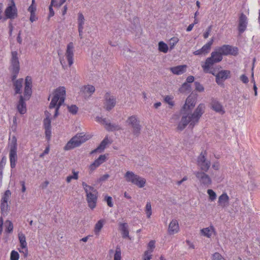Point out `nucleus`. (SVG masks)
Returning a JSON list of instances; mask_svg holds the SVG:
<instances>
[{"label":"nucleus","mask_w":260,"mask_h":260,"mask_svg":"<svg viewBox=\"0 0 260 260\" xmlns=\"http://www.w3.org/2000/svg\"><path fill=\"white\" fill-rule=\"evenodd\" d=\"M179 39L177 37L172 38L169 41V45L171 49L174 48V46L178 42Z\"/></svg>","instance_id":"43"},{"label":"nucleus","mask_w":260,"mask_h":260,"mask_svg":"<svg viewBox=\"0 0 260 260\" xmlns=\"http://www.w3.org/2000/svg\"><path fill=\"white\" fill-rule=\"evenodd\" d=\"M207 155L206 151H202L197 158V162L200 171L207 172L211 166V162L207 159Z\"/></svg>","instance_id":"9"},{"label":"nucleus","mask_w":260,"mask_h":260,"mask_svg":"<svg viewBox=\"0 0 260 260\" xmlns=\"http://www.w3.org/2000/svg\"><path fill=\"white\" fill-rule=\"evenodd\" d=\"M78 17V27H84L83 25L85 22V18L83 15L81 13H79Z\"/></svg>","instance_id":"34"},{"label":"nucleus","mask_w":260,"mask_h":260,"mask_svg":"<svg viewBox=\"0 0 260 260\" xmlns=\"http://www.w3.org/2000/svg\"><path fill=\"white\" fill-rule=\"evenodd\" d=\"M247 25V17L243 13H241L238 20V30L239 34H242L246 30Z\"/></svg>","instance_id":"13"},{"label":"nucleus","mask_w":260,"mask_h":260,"mask_svg":"<svg viewBox=\"0 0 260 260\" xmlns=\"http://www.w3.org/2000/svg\"><path fill=\"white\" fill-rule=\"evenodd\" d=\"M148 249L149 250H152L155 248V241L151 240L148 244Z\"/></svg>","instance_id":"54"},{"label":"nucleus","mask_w":260,"mask_h":260,"mask_svg":"<svg viewBox=\"0 0 260 260\" xmlns=\"http://www.w3.org/2000/svg\"><path fill=\"white\" fill-rule=\"evenodd\" d=\"M9 206L8 203H1V212L3 214H7L8 211Z\"/></svg>","instance_id":"37"},{"label":"nucleus","mask_w":260,"mask_h":260,"mask_svg":"<svg viewBox=\"0 0 260 260\" xmlns=\"http://www.w3.org/2000/svg\"><path fill=\"white\" fill-rule=\"evenodd\" d=\"M28 11L30 12V13H35L36 11V7L35 5H31L28 9Z\"/></svg>","instance_id":"59"},{"label":"nucleus","mask_w":260,"mask_h":260,"mask_svg":"<svg viewBox=\"0 0 260 260\" xmlns=\"http://www.w3.org/2000/svg\"><path fill=\"white\" fill-rule=\"evenodd\" d=\"M12 58L11 60V67L10 68L11 72L13 79L17 78L20 70V65L18 58L17 57V52L16 51H12L11 53Z\"/></svg>","instance_id":"10"},{"label":"nucleus","mask_w":260,"mask_h":260,"mask_svg":"<svg viewBox=\"0 0 260 260\" xmlns=\"http://www.w3.org/2000/svg\"><path fill=\"white\" fill-rule=\"evenodd\" d=\"M45 135L47 140H50L51 136V128H45Z\"/></svg>","instance_id":"53"},{"label":"nucleus","mask_w":260,"mask_h":260,"mask_svg":"<svg viewBox=\"0 0 260 260\" xmlns=\"http://www.w3.org/2000/svg\"><path fill=\"white\" fill-rule=\"evenodd\" d=\"M68 110L69 111L73 114H76L78 110V108L75 105H72L70 106H68Z\"/></svg>","instance_id":"46"},{"label":"nucleus","mask_w":260,"mask_h":260,"mask_svg":"<svg viewBox=\"0 0 260 260\" xmlns=\"http://www.w3.org/2000/svg\"><path fill=\"white\" fill-rule=\"evenodd\" d=\"M94 91V87L91 85H85L80 88V92L85 98L90 97Z\"/></svg>","instance_id":"20"},{"label":"nucleus","mask_w":260,"mask_h":260,"mask_svg":"<svg viewBox=\"0 0 260 260\" xmlns=\"http://www.w3.org/2000/svg\"><path fill=\"white\" fill-rule=\"evenodd\" d=\"M194 78L192 76H188L186 79V82L188 83H190L193 82Z\"/></svg>","instance_id":"64"},{"label":"nucleus","mask_w":260,"mask_h":260,"mask_svg":"<svg viewBox=\"0 0 260 260\" xmlns=\"http://www.w3.org/2000/svg\"><path fill=\"white\" fill-rule=\"evenodd\" d=\"M21 30H20L19 31V33L18 34V36L17 37V42L21 44L22 43V39L21 38Z\"/></svg>","instance_id":"63"},{"label":"nucleus","mask_w":260,"mask_h":260,"mask_svg":"<svg viewBox=\"0 0 260 260\" xmlns=\"http://www.w3.org/2000/svg\"><path fill=\"white\" fill-rule=\"evenodd\" d=\"M152 250H147L144 252L143 255V260H150L152 257Z\"/></svg>","instance_id":"42"},{"label":"nucleus","mask_w":260,"mask_h":260,"mask_svg":"<svg viewBox=\"0 0 260 260\" xmlns=\"http://www.w3.org/2000/svg\"><path fill=\"white\" fill-rule=\"evenodd\" d=\"M222 59V55L219 51L216 50L211 54V56L206 59L205 63L202 65L203 71L208 72V69L210 68L214 63L221 61Z\"/></svg>","instance_id":"5"},{"label":"nucleus","mask_w":260,"mask_h":260,"mask_svg":"<svg viewBox=\"0 0 260 260\" xmlns=\"http://www.w3.org/2000/svg\"><path fill=\"white\" fill-rule=\"evenodd\" d=\"M74 48V46L72 42H70L67 45L66 56L69 66H71L73 63Z\"/></svg>","instance_id":"18"},{"label":"nucleus","mask_w":260,"mask_h":260,"mask_svg":"<svg viewBox=\"0 0 260 260\" xmlns=\"http://www.w3.org/2000/svg\"><path fill=\"white\" fill-rule=\"evenodd\" d=\"M126 123L131 127L134 136L136 137L140 136L142 126L137 116L134 115L128 117L126 120Z\"/></svg>","instance_id":"3"},{"label":"nucleus","mask_w":260,"mask_h":260,"mask_svg":"<svg viewBox=\"0 0 260 260\" xmlns=\"http://www.w3.org/2000/svg\"><path fill=\"white\" fill-rule=\"evenodd\" d=\"M147 217L150 218L152 214L151 205L150 202H147L146 205L145 209Z\"/></svg>","instance_id":"41"},{"label":"nucleus","mask_w":260,"mask_h":260,"mask_svg":"<svg viewBox=\"0 0 260 260\" xmlns=\"http://www.w3.org/2000/svg\"><path fill=\"white\" fill-rule=\"evenodd\" d=\"M10 147V165L12 168H14L16 166V162L17 160V143L16 137L13 136L12 138L11 142L9 144Z\"/></svg>","instance_id":"7"},{"label":"nucleus","mask_w":260,"mask_h":260,"mask_svg":"<svg viewBox=\"0 0 260 260\" xmlns=\"http://www.w3.org/2000/svg\"><path fill=\"white\" fill-rule=\"evenodd\" d=\"M195 105L196 102L194 99L190 96H188L186 99L185 103L181 109V112H188L190 111L195 106Z\"/></svg>","instance_id":"21"},{"label":"nucleus","mask_w":260,"mask_h":260,"mask_svg":"<svg viewBox=\"0 0 260 260\" xmlns=\"http://www.w3.org/2000/svg\"><path fill=\"white\" fill-rule=\"evenodd\" d=\"M12 5L7 7L5 11V17L4 20L7 19H13L17 17V9L13 0H11Z\"/></svg>","instance_id":"12"},{"label":"nucleus","mask_w":260,"mask_h":260,"mask_svg":"<svg viewBox=\"0 0 260 260\" xmlns=\"http://www.w3.org/2000/svg\"><path fill=\"white\" fill-rule=\"evenodd\" d=\"M211 108L216 113H218L221 115L225 113V110L221 104L216 100L212 99L211 103Z\"/></svg>","instance_id":"19"},{"label":"nucleus","mask_w":260,"mask_h":260,"mask_svg":"<svg viewBox=\"0 0 260 260\" xmlns=\"http://www.w3.org/2000/svg\"><path fill=\"white\" fill-rule=\"evenodd\" d=\"M240 79L244 83H247L249 81L248 77L244 74L240 76Z\"/></svg>","instance_id":"58"},{"label":"nucleus","mask_w":260,"mask_h":260,"mask_svg":"<svg viewBox=\"0 0 260 260\" xmlns=\"http://www.w3.org/2000/svg\"><path fill=\"white\" fill-rule=\"evenodd\" d=\"M38 17L36 16L35 13L30 14L29 20L31 22L36 21Z\"/></svg>","instance_id":"60"},{"label":"nucleus","mask_w":260,"mask_h":260,"mask_svg":"<svg viewBox=\"0 0 260 260\" xmlns=\"http://www.w3.org/2000/svg\"><path fill=\"white\" fill-rule=\"evenodd\" d=\"M66 98V89L64 87L60 86L56 88L54 92L53 97L49 105V108H55V112L54 117H56L58 115L59 107L64 103Z\"/></svg>","instance_id":"2"},{"label":"nucleus","mask_w":260,"mask_h":260,"mask_svg":"<svg viewBox=\"0 0 260 260\" xmlns=\"http://www.w3.org/2000/svg\"><path fill=\"white\" fill-rule=\"evenodd\" d=\"M104 98V107L107 110L110 111L116 105V99L114 96L111 95L109 93L105 94Z\"/></svg>","instance_id":"15"},{"label":"nucleus","mask_w":260,"mask_h":260,"mask_svg":"<svg viewBox=\"0 0 260 260\" xmlns=\"http://www.w3.org/2000/svg\"><path fill=\"white\" fill-rule=\"evenodd\" d=\"M107 126L108 127H107V129H108V131H113L118 130L119 129L118 125H117L116 124H112L110 122H109L108 123V125Z\"/></svg>","instance_id":"48"},{"label":"nucleus","mask_w":260,"mask_h":260,"mask_svg":"<svg viewBox=\"0 0 260 260\" xmlns=\"http://www.w3.org/2000/svg\"><path fill=\"white\" fill-rule=\"evenodd\" d=\"M211 29L212 26L210 25L208 27L207 31L204 34L203 36L205 39H207L209 37V35L211 31Z\"/></svg>","instance_id":"57"},{"label":"nucleus","mask_w":260,"mask_h":260,"mask_svg":"<svg viewBox=\"0 0 260 260\" xmlns=\"http://www.w3.org/2000/svg\"><path fill=\"white\" fill-rule=\"evenodd\" d=\"M158 50L160 52L166 53L168 51V46L167 44L165 43L162 41H160L158 43Z\"/></svg>","instance_id":"33"},{"label":"nucleus","mask_w":260,"mask_h":260,"mask_svg":"<svg viewBox=\"0 0 260 260\" xmlns=\"http://www.w3.org/2000/svg\"><path fill=\"white\" fill-rule=\"evenodd\" d=\"M213 41L214 40L212 38L208 43L204 45L202 48L193 52V54L196 55H198L208 53L211 49V46L212 45Z\"/></svg>","instance_id":"23"},{"label":"nucleus","mask_w":260,"mask_h":260,"mask_svg":"<svg viewBox=\"0 0 260 260\" xmlns=\"http://www.w3.org/2000/svg\"><path fill=\"white\" fill-rule=\"evenodd\" d=\"M73 175L69 176L67 177L66 181L68 183H70L72 179L77 180L78 178V172L73 171Z\"/></svg>","instance_id":"40"},{"label":"nucleus","mask_w":260,"mask_h":260,"mask_svg":"<svg viewBox=\"0 0 260 260\" xmlns=\"http://www.w3.org/2000/svg\"><path fill=\"white\" fill-rule=\"evenodd\" d=\"M52 5H50L49 8V17H52L54 15V12L53 11V10L52 9Z\"/></svg>","instance_id":"61"},{"label":"nucleus","mask_w":260,"mask_h":260,"mask_svg":"<svg viewBox=\"0 0 260 260\" xmlns=\"http://www.w3.org/2000/svg\"><path fill=\"white\" fill-rule=\"evenodd\" d=\"M44 128H51V119L50 118H45L43 121Z\"/></svg>","instance_id":"47"},{"label":"nucleus","mask_w":260,"mask_h":260,"mask_svg":"<svg viewBox=\"0 0 260 260\" xmlns=\"http://www.w3.org/2000/svg\"><path fill=\"white\" fill-rule=\"evenodd\" d=\"M19 254L18 252L15 250H12L11 252L10 260H18Z\"/></svg>","instance_id":"45"},{"label":"nucleus","mask_w":260,"mask_h":260,"mask_svg":"<svg viewBox=\"0 0 260 260\" xmlns=\"http://www.w3.org/2000/svg\"><path fill=\"white\" fill-rule=\"evenodd\" d=\"M195 88L199 91H203L204 90V87L198 82H194Z\"/></svg>","instance_id":"52"},{"label":"nucleus","mask_w":260,"mask_h":260,"mask_svg":"<svg viewBox=\"0 0 260 260\" xmlns=\"http://www.w3.org/2000/svg\"><path fill=\"white\" fill-rule=\"evenodd\" d=\"M217 50L220 52L222 55H236L238 53L237 47H233L229 45H223L217 48Z\"/></svg>","instance_id":"11"},{"label":"nucleus","mask_w":260,"mask_h":260,"mask_svg":"<svg viewBox=\"0 0 260 260\" xmlns=\"http://www.w3.org/2000/svg\"><path fill=\"white\" fill-rule=\"evenodd\" d=\"M83 187L85 190V193H87V192H89V190L88 189V185H87L85 182H83L82 183Z\"/></svg>","instance_id":"62"},{"label":"nucleus","mask_w":260,"mask_h":260,"mask_svg":"<svg viewBox=\"0 0 260 260\" xmlns=\"http://www.w3.org/2000/svg\"><path fill=\"white\" fill-rule=\"evenodd\" d=\"M213 260H225L218 252H215L212 255Z\"/></svg>","instance_id":"49"},{"label":"nucleus","mask_w":260,"mask_h":260,"mask_svg":"<svg viewBox=\"0 0 260 260\" xmlns=\"http://www.w3.org/2000/svg\"><path fill=\"white\" fill-rule=\"evenodd\" d=\"M173 98L170 95H167L165 98V101L166 103L168 104L169 105H170L171 107L173 106L174 104V102L172 101Z\"/></svg>","instance_id":"50"},{"label":"nucleus","mask_w":260,"mask_h":260,"mask_svg":"<svg viewBox=\"0 0 260 260\" xmlns=\"http://www.w3.org/2000/svg\"><path fill=\"white\" fill-rule=\"evenodd\" d=\"M109 174H105V175H103L102 176H101L100 178H99V179L98 180V181L100 182H103V181H106V180H107L109 178Z\"/></svg>","instance_id":"55"},{"label":"nucleus","mask_w":260,"mask_h":260,"mask_svg":"<svg viewBox=\"0 0 260 260\" xmlns=\"http://www.w3.org/2000/svg\"><path fill=\"white\" fill-rule=\"evenodd\" d=\"M18 238L21 247L22 248H26L27 246V243L26 242V238L25 235L21 233H19Z\"/></svg>","instance_id":"32"},{"label":"nucleus","mask_w":260,"mask_h":260,"mask_svg":"<svg viewBox=\"0 0 260 260\" xmlns=\"http://www.w3.org/2000/svg\"><path fill=\"white\" fill-rule=\"evenodd\" d=\"M186 68V65H181L172 67L170 68V70L174 74L181 75L185 72Z\"/></svg>","instance_id":"29"},{"label":"nucleus","mask_w":260,"mask_h":260,"mask_svg":"<svg viewBox=\"0 0 260 260\" xmlns=\"http://www.w3.org/2000/svg\"><path fill=\"white\" fill-rule=\"evenodd\" d=\"M6 224L7 225V229L6 231L9 233L12 232L13 230V225L12 222L8 220L6 221Z\"/></svg>","instance_id":"44"},{"label":"nucleus","mask_w":260,"mask_h":260,"mask_svg":"<svg viewBox=\"0 0 260 260\" xmlns=\"http://www.w3.org/2000/svg\"><path fill=\"white\" fill-rule=\"evenodd\" d=\"M214 228L211 226L208 228L203 229L201 230V233L205 236L210 238L211 236L212 232L214 231Z\"/></svg>","instance_id":"31"},{"label":"nucleus","mask_w":260,"mask_h":260,"mask_svg":"<svg viewBox=\"0 0 260 260\" xmlns=\"http://www.w3.org/2000/svg\"><path fill=\"white\" fill-rule=\"evenodd\" d=\"M207 192L209 195V198L210 201H213L216 199V194L212 189H208Z\"/></svg>","instance_id":"39"},{"label":"nucleus","mask_w":260,"mask_h":260,"mask_svg":"<svg viewBox=\"0 0 260 260\" xmlns=\"http://www.w3.org/2000/svg\"><path fill=\"white\" fill-rule=\"evenodd\" d=\"M11 192L10 190L9 189L7 190L5 192L2 197V199L1 200V203H8V201L10 198V197L11 196Z\"/></svg>","instance_id":"35"},{"label":"nucleus","mask_w":260,"mask_h":260,"mask_svg":"<svg viewBox=\"0 0 260 260\" xmlns=\"http://www.w3.org/2000/svg\"><path fill=\"white\" fill-rule=\"evenodd\" d=\"M125 180L131 182L140 188L143 187L146 183V180L131 171H127L124 175Z\"/></svg>","instance_id":"6"},{"label":"nucleus","mask_w":260,"mask_h":260,"mask_svg":"<svg viewBox=\"0 0 260 260\" xmlns=\"http://www.w3.org/2000/svg\"><path fill=\"white\" fill-rule=\"evenodd\" d=\"M181 90L182 91L188 90L189 91H190V90H191L190 85L189 84H188V83H184L182 85Z\"/></svg>","instance_id":"51"},{"label":"nucleus","mask_w":260,"mask_h":260,"mask_svg":"<svg viewBox=\"0 0 260 260\" xmlns=\"http://www.w3.org/2000/svg\"><path fill=\"white\" fill-rule=\"evenodd\" d=\"M106 160V156L105 154L101 155L96 159H95L89 166V169L91 172H93L96 168Z\"/></svg>","instance_id":"25"},{"label":"nucleus","mask_w":260,"mask_h":260,"mask_svg":"<svg viewBox=\"0 0 260 260\" xmlns=\"http://www.w3.org/2000/svg\"><path fill=\"white\" fill-rule=\"evenodd\" d=\"M205 108L204 104H200L193 114L189 115L188 113L187 114V112H184L183 115L178 124L177 129L180 131H183L189 123L190 125L193 127L199 122L200 118L204 113Z\"/></svg>","instance_id":"1"},{"label":"nucleus","mask_w":260,"mask_h":260,"mask_svg":"<svg viewBox=\"0 0 260 260\" xmlns=\"http://www.w3.org/2000/svg\"><path fill=\"white\" fill-rule=\"evenodd\" d=\"M11 80L13 82L14 89L15 91V94H20L22 92V87L23 83V79L19 78L18 79H13V76H11Z\"/></svg>","instance_id":"22"},{"label":"nucleus","mask_w":260,"mask_h":260,"mask_svg":"<svg viewBox=\"0 0 260 260\" xmlns=\"http://www.w3.org/2000/svg\"><path fill=\"white\" fill-rule=\"evenodd\" d=\"M105 200L107 201L108 206H109L110 207H113V204L112 203V199L111 197H109V196L106 197Z\"/></svg>","instance_id":"56"},{"label":"nucleus","mask_w":260,"mask_h":260,"mask_svg":"<svg viewBox=\"0 0 260 260\" xmlns=\"http://www.w3.org/2000/svg\"><path fill=\"white\" fill-rule=\"evenodd\" d=\"M179 230V225L177 220H172L169 225L168 233L170 235H174V234L178 233Z\"/></svg>","instance_id":"26"},{"label":"nucleus","mask_w":260,"mask_h":260,"mask_svg":"<svg viewBox=\"0 0 260 260\" xmlns=\"http://www.w3.org/2000/svg\"><path fill=\"white\" fill-rule=\"evenodd\" d=\"M87 140V137L83 133L78 134L67 143L64 147V149L69 150L78 147Z\"/></svg>","instance_id":"4"},{"label":"nucleus","mask_w":260,"mask_h":260,"mask_svg":"<svg viewBox=\"0 0 260 260\" xmlns=\"http://www.w3.org/2000/svg\"><path fill=\"white\" fill-rule=\"evenodd\" d=\"M86 194V200L89 208L91 209H94L96 207L98 193H92L90 191L87 192Z\"/></svg>","instance_id":"17"},{"label":"nucleus","mask_w":260,"mask_h":260,"mask_svg":"<svg viewBox=\"0 0 260 260\" xmlns=\"http://www.w3.org/2000/svg\"><path fill=\"white\" fill-rule=\"evenodd\" d=\"M230 71L228 70H222L215 75L216 82L218 85H222L223 82L226 79L230 78Z\"/></svg>","instance_id":"16"},{"label":"nucleus","mask_w":260,"mask_h":260,"mask_svg":"<svg viewBox=\"0 0 260 260\" xmlns=\"http://www.w3.org/2000/svg\"><path fill=\"white\" fill-rule=\"evenodd\" d=\"M24 96L25 100L29 99L32 94V79L31 77L26 76L25 79Z\"/></svg>","instance_id":"14"},{"label":"nucleus","mask_w":260,"mask_h":260,"mask_svg":"<svg viewBox=\"0 0 260 260\" xmlns=\"http://www.w3.org/2000/svg\"><path fill=\"white\" fill-rule=\"evenodd\" d=\"M120 230L122 232V236L123 238H129V232L127 229V225L126 223L120 224Z\"/></svg>","instance_id":"30"},{"label":"nucleus","mask_w":260,"mask_h":260,"mask_svg":"<svg viewBox=\"0 0 260 260\" xmlns=\"http://www.w3.org/2000/svg\"><path fill=\"white\" fill-rule=\"evenodd\" d=\"M230 198L226 193H223L218 197V205L222 208H227L229 206Z\"/></svg>","instance_id":"24"},{"label":"nucleus","mask_w":260,"mask_h":260,"mask_svg":"<svg viewBox=\"0 0 260 260\" xmlns=\"http://www.w3.org/2000/svg\"><path fill=\"white\" fill-rule=\"evenodd\" d=\"M109 140L108 137H106L101 142L99 146L90 152V154H93L97 152H102L105 149L106 145L109 143Z\"/></svg>","instance_id":"27"},{"label":"nucleus","mask_w":260,"mask_h":260,"mask_svg":"<svg viewBox=\"0 0 260 260\" xmlns=\"http://www.w3.org/2000/svg\"><path fill=\"white\" fill-rule=\"evenodd\" d=\"M121 252L120 248L117 246L116 248L115 253L114 254V260H121Z\"/></svg>","instance_id":"38"},{"label":"nucleus","mask_w":260,"mask_h":260,"mask_svg":"<svg viewBox=\"0 0 260 260\" xmlns=\"http://www.w3.org/2000/svg\"><path fill=\"white\" fill-rule=\"evenodd\" d=\"M207 172L203 171H196L193 174L196 176L201 186L205 187H209L212 183V179Z\"/></svg>","instance_id":"8"},{"label":"nucleus","mask_w":260,"mask_h":260,"mask_svg":"<svg viewBox=\"0 0 260 260\" xmlns=\"http://www.w3.org/2000/svg\"><path fill=\"white\" fill-rule=\"evenodd\" d=\"M103 226V222L102 220H100L98 221V222L95 224L94 227V233L95 234H98L102 228Z\"/></svg>","instance_id":"36"},{"label":"nucleus","mask_w":260,"mask_h":260,"mask_svg":"<svg viewBox=\"0 0 260 260\" xmlns=\"http://www.w3.org/2000/svg\"><path fill=\"white\" fill-rule=\"evenodd\" d=\"M24 100L25 99L23 96L21 95H20L19 101L17 105V110L21 114H23L26 112V104Z\"/></svg>","instance_id":"28"}]
</instances>
